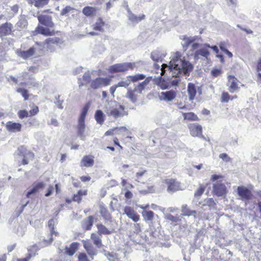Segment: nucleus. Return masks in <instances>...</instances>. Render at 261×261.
I'll list each match as a JSON object with an SVG mask.
<instances>
[{"mask_svg": "<svg viewBox=\"0 0 261 261\" xmlns=\"http://www.w3.org/2000/svg\"><path fill=\"white\" fill-rule=\"evenodd\" d=\"M146 172V170L141 169L139 172H138L136 174V176L138 179H139L141 177H142L145 173Z\"/></svg>", "mask_w": 261, "mask_h": 261, "instance_id": "680f3d73", "label": "nucleus"}, {"mask_svg": "<svg viewBox=\"0 0 261 261\" xmlns=\"http://www.w3.org/2000/svg\"><path fill=\"white\" fill-rule=\"evenodd\" d=\"M95 119L97 123L102 124L105 121V115L100 110H97L95 113Z\"/></svg>", "mask_w": 261, "mask_h": 261, "instance_id": "c85d7f7f", "label": "nucleus"}, {"mask_svg": "<svg viewBox=\"0 0 261 261\" xmlns=\"http://www.w3.org/2000/svg\"><path fill=\"white\" fill-rule=\"evenodd\" d=\"M91 239L93 241V244L98 248L102 246L101 236L98 233H92L91 234Z\"/></svg>", "mask_w": 261, "mask_h": 261, "instance_id": "393cba45", "label": "nucleus"}, {"mask_svg": "<svg viewBox=\"0 0 261 261\" xmlns=\"http://www.w3.org/2000/svg\"><path fill=\"white\" fill-rule=\"evenodd\" d=\"M12 24L6 22L0 26V36H5L10 34L12 31Z\"/></svg>", "mask_w": 261, "mask_h": 261, "instance_id": "a211bd4d", "label": "nucleus"}, {"mask_svg": "<svg viewBox=\"0 0 261 261\" xmlns=\"http://www.w3.org/2000/svg\"><path fill=\"white\" fill-rule=\"evenodd\" d=\"M104 25L105 22L103 21L101 18H99L93 25V29L95 31L102 32L103 31V27Z\"/></svg>", "mask_w": 261, "mask_h": 261, "instance_id": "72a5a7b5", "label": "nucleus"}, {"mask_svg": "<svg viewBox=\"0 0 261 261\" xmlns=\"http://www.w3.org/2000/svg\"><path fill=\"white\" fill-rule=\"evenodd\" d=\"M39 22L43 25L51 28L54 27V23L52 21L51 16L48 15H39L38 16Z\"/></svg>", "mask_w": 261, "mask_h": 261, "instance_id": "f8f14e48", "label": "nucleus"}, {"mask_svg": "<svg viewBox=\"0 0 261 261\" xmlns=\"http://www.w3.org/2000/svg\"><path fill=\"white\" fill-rule=\"evenodd\" d=\"M216 204L213 198H208L203 201V206H208L209 210L215 209Z\"/></svg>", "mask_w": 261, "mask_h": 261, "instance_id": "f704fd0d", "label": "nucleus"}, {"mask_svg": "<svg viewBox=\"0 0 261 261\" xmlns=\"http://www.w3.org/2000/svg\"><path fill=\"white\" fill-rule=\"evenodd\" d=\"M79 243L73 242L71 243L69 247L66 246L65 253L69 256H72L78 249Z\"/></svg>", "mask_w": 261, "mask_h": 261, "instance_id": "412c9836", "label": "nucleus"}, {"mask_svg": "<svg viewBox=\"0 0 261 261\" xmlns=\"http://www.w3.org/2000/svg\"><path fill=\"white\" fill-rule=\"evenodd\" d=\"M60 41V39L58 37L48 38L44 42H36L35 45L31 47L27 50H17V54L22 59H27L34 55L36 51L40 52L44 48L50 51H53L54 49H51V45L61 43Z\"/></svg>", "mask_w": 261, "mask_h": 261, "instance_id": "f03ea898", "label": "nucleus"}, {"mask_svg": "<svg viewBox=\"0 0 261 261\" xmlns=\"http://www.w3.org/2000/svg\"><path fill=\"white\" fill-rule=\"evenodd\" d=\"M182 115L185 119L191 121H196L198 120L197 115L193 112L184 113Z\"/></svg>", "mask_w": 261, "mask_h": 261, "instance_id": "4c0bfd02", "label": "nucleus"}, {"mask_svg": "<svg viewBox=\"0 0 261 261\" xmlns=\"http://www.w3.org/2000/svg\"><path fill=\"white\" fill-rule=\"evenodd\" d=\"M94 217L89 216L87 218L84 219L82 222V227L85 230H91L94 223Z\"/></svg>", "mask_w": 261, "mask_h": 261, "instance_id": "dca6fc26", "label": "nucleus"}, {"mask_svg": "<svg viewBox=\"0 0 261 261\" xmlns=\"http://www.w3.org/2000/svg\"><path fill=\"white\" fill-rule=\"evenodd\" d=\"M96 226L98 230L97 233L101 236L102 234L108 235L112 233V231L102 224H97Z\"/></svg>", "mask_w": 261, "mask_h": 261, "instance_id": "cd10ccee", "label": "nucleus"}, {"mask_svg": "<svg viewBox=\"0 0 261 261\" xmlns=\"http://www.w3.org/2000/svg\"><path fill=\"white\" fill-rule=\"evenodd\" d=\"M130 84V81L129 80H126L125 81H121L119 82L116 85L117 87H123L126 88L128 85H129Z\"/></svg>", "mask_w": 261, "mask_h": 261, "instance_id": "8fccbe9b", "label": "nucleus"}, {"mask_svg": "<svg viewBox=\"0 0 261 261\" xmlns=\"http://www.w3.org/2000/svg\"><path fill=\"white\" fill-rule=\"evenodd\" d=\"M193 68L194 66L191 63L181 58L180 53L176 52L172 56L169 65H162L160 69L162 76L156 78L155 83L163 90L168 89L170 87L169 77H176L181 73L185 76H188Z\"/></svg>", "mask_w": 261, "mask_h": 261, "instance_id": "f257e3e1", "label": "nucleus"}, {"mask_svg": "<svg viewBox=\"0 0 261 261\" xmlns=\"http://www.w3.org/2000/svg\"><path fill=\"white\" fill-rule=\"evenodd\" d=\"M237 193L238 195L241 197L242 200L246 202V203L251 199L252 193L245 187L239 186L237 188Z\"/></svg>", "mask_w": 261, "mask_h": 261, "instance_id": "0eeeda50", "label": "nucleus"}, {"mask_svg": "<svg viewBox=\"0 0 261 261\" xmlns=\"http://www.w3.org/2000/svg\"><path fill=\"white\" fill-rule=\"evenodd\" d=\"M125 8L127 10L128 15L127 17L129 21H130L134 23H138L140 21H141L142 20H143L145 19V15L144 14H142L141 16L138 17L134 14H133L132 11H130L129 8L128 7V6L127 5H126Z\"/></svg>", "mask_w": 261, "mask_h": 261, "instance_id": "ddd939ff", "label": "nucleus"}, {"mask_svg": "<svg viewBox=\"0 0 261 261\" xmlns=\"http://www.w3.org/2000/svg\"><path fill=\"white\" fill-rule=\"evenodd\" d=\"M83 246L86 250L93 246L92 244L89 241H84Z\"/></svg>", "mask_w": 261, "mask_h": 261, "instance_id": "0e129e2a", "label": "nucleus"}, {"mask_svg": "<svg viewBox=\"0 0 261 261\" xmlns=\"http://www.w3.org/2000/svg\"><path fill=\"white\" fill-rule=\"evenodd\" d=\"M49 124L54 125L55 126H58L59 123L58 120L56 118H51Z\"/></svg>", "mask_w": 261, "mask_h": 261, "instance_id": "338daca9", "label": "nucleus"}, {"mask_svg": "<svg viewBox=\"0 0 261 261\" xmlns=\"http://www.w3.org/2000/svg\"><path fill=\"white\" fill-rule=\"evenodd\" d=\"M72 10H73V8L72 7H71L70 6H66L62 10L61 12V15L62 16L66 15L68 13H69L70 11Z\"/></svg>", "mask_w": 261, "mask_h": 261, "instance_id": "4d7b16f0", "label": "nucleus"}, {"mask_svg": "<svg viewBox=\"0 0 261 261\" xmlns=\"http://www.w3.org/2000/svg\"><path fill=\"white\" fill-rule=\"evenodd\" d=\"M179 80L178 79H175L171 81H170V85L172 86H176L178 85Z\"/></svg>", "mask_w": 261, "mask_h": 261, "instance_id": "69168bd1", "label": "nucleus"}, {"mask_svg": "<svg viewBox=\"0 0 261 261\" xmlns=\"http://www.w3.org/2000/svg\"><path fill=\"white\" fill-rule=\"evenodd\" d=\"M89 109V105L87 103L83 108L82 111L81 113L80 116L79 118V121L85 122L86 116L87 114L88 111Z\"/></svg>", "mask_w": 261, "mask_h": 261, "instance_id": "e433bc0d", "label": "nucleus"}, {"mask_svg": "<svg viewBox=\"0 0 261 261\" xmlns=\"http://www.w3.org/2000/svg\"><path fill=\"white\" fill-rule=\"evenodd\" d=\"M39 112L38 107L35 106L30 111V116H34L36 115Z\"/></svg>", "mask_w": 261, "mask_h": 261, "instance_id": "bf43d9fd", "label": "nucleus"}, {"mask_svg": "<svg viewBox=\"0 0 261 261\" xmlns=\"http://www.w3.org/2000/svg\"><path fill=\"white\" fill-rule=\"evenodd\" d=\"M134 64L129 62L123 63L115 64L110 66L109 68V71L111 73H116L120 72H124L129 69L134 68Z\"/></svg>", "mask_w": 261, "mask_h": 261, "instance_id": "39448f33", "label": "nucleus"}, {"mask_svg": "<svg viewBox=\"0 0 261 261\" xmlns=\"http://www.w3.org/2000/svg\"><path fill=\"white\" fill-rule=\"evenodd\" d=\"M49 0H35L34 6L37 8H41L48 4Z\"/></svg>", "mask_w": 261, "mask_h": 261, "instance_id": "37998d69", "label": "nucleus"}, {"mask_svg": "<svg viewBox=\"0 0 261 261\" xmlns=\"http://www.w3.org/2000/svg\"><path fill=\"white\" fill-rule=\"evenodd\" d=\"M190 134L194 137H199L202 134V126L197 123L190 124L189 126Z\"/></svg>", "mask_w": 261, "mask_h": 261, "instance_id": "2eb2a0df", "label": "nucleus"}, {"mask_svg": "<svg viewBox=\"0 0 261 261\" xmlns=\"http://www.w3.org/2000/svg\"><path fill=\"white\" fill-rule=\"evenodd\" d=\"M60 95H58L57 97H56V101L55 102L59 109H63V107L62 106V103L63 102V100H60Z\"/></svg>", "mask_w": 261, "mask_h": 261, "instance_id": "864d4df0", "label": "nucleus"}, {"mask_svg": "<svg viewBox=\"0 0 261 261\" xmlns=\"http://www.w3.org/2000/svg\"><path fill=\"white\" fill-rule=\"evenodd\" d=\"M168 188L167 190L169 192H175L178 190H183L184 188L181 186L179 182L174 179H169L166 180Z\"/></svg>", "mask_w": 261, "mask_h": 261, "instance_id": "6e6552de", "label": "nucleus"}, {"mask_svg": "<svg viewBox=\"0 0 261 261\" xmlns=\"http://www.w3.org/2000/svg\"><path fill=\"white\" fill-rule=\"evenodd\" d=\"M222 73V70L220 69H214L211 71L212 75L214 77H217L220 75Z\"/></svg>", "mask_w": 261, "mask_h": 261, "instance_id": "13d9d810", "label": "nucleus"}, {"mask_svg": "<svg viewBox=\"0 0 261 261\" xmlns=\"http://www.w3.org/2000/svg\"><path fill=\"white\" fill-rule=\"evenodd\" d=\"M213 191L217 196H222L226 193V187L224 184L217 182L213 185Z\"/></svg>", "mask_w": 261, "mask_h": 261, "instance_id": "9d476101", "label": "nucleus"}, {"mask_svg": "<svg viewBox=\"0 0 261 261\" xmlns=\"http://www.w3.org/2000/svg\"><path fill=\"white\" fill-rule=\"evenodd\" d=\"M99 212L101 216L105 219H107L110 215L107 208L103 206H100Z\"/></svg>", "mask_w": 261, "mask_h": 261, "instance_id": "de8ad7c7", "label": "nucleus"}, {"mask_svg": "<svg viewBox=\"0 0 261 261\" xmlns=\"http://www.w3.org/2000/svg\"><path fill=\"white\" fill-rule=\"evenodd\" d=\"M150 81L149 79L146 78L143 82L141 83H139L137 86H136L134 89V91L141 93L142 91L144 90L145 87L149 83Z\"/></svg>", "mask_w": 261, "mask_h": 261, "instance_id": "c756f323", "label": "nucleus"}, {"mask_svg": "<svg viewBox=\"0 0 261 261\" xmlns=\"http://www.w3.org/2000/svg\"><path fill=\"white\" fill-rule=\"evenodd\" d=\"M86 251L87 253L91 256L96 255L97 252L96 249L93 247V246L91 248L87 249Z\"/></svg>", "mask_w": 261, "mask_h": 261, "instance_id": "6e6d98bb", "label": "nucleus"}, {"mask_svg": "<svg viewBox=\"0 0 261 261\" xmlns=\"http://www.w3.org/2000/svg\"><path fill=\"white\" fill-rule=\"evenodd\" d=\"M219 158L222 159L224 162H229L231 161V158L226 153H220L219 156Z\"/></svg>", "mask_w": 261, "mask_h": 261, "instance_id": "09e8293b", "label": "nucleus"}, {"mask_svg": "<svg viewBox=\"0 0 261 261\" xmlns=\"http://www.w3.org/2000/svg\"><path fill=\"white\" fill-rule=\"evenodd\" d=\"M82 200L81 197L80 195L79 194V192L76 194H74L73 197V201L77 202L79 203Z\"/></svg>", "mask_w": 261, "mask_h": 261, "instance_id": "052dcab7", "label": "nucleus"}, {"mask_svg": "<svg viewBox=\"0 0 261 261\" xmlns=\"http://www.w3.org/2000/svg\"><path fill=\"white\" fill-rule=\"evenodd\" d=\"M105 255L110 261H118L116 254L113 252H108L105 253Z\"/></svg>", "mask_w": 261, "mask_h": 261, "instance_id": "49530a36", "label": "nucleus"}, {"mask_svg": "<svg viewBox=\"0 0 261 261\" xmlns=\"http://www.w3.org/2000/svg\"><path fill=\"white\" fill-rule=\"evenodd\" d=\"M86 125L85 122L83 121H79L78 124L77 126V134L78 136L80 137V138L84 140L85 138V129Z\"/></svg>", "mask_w": 261, "mask_h": 261, "instance_id": "5701e85b", "label": "nucleus"}, {"mask_svg": "<svg viewBox=\"0 0 261 261\" xmlns=\"http://www.w3.org/2000/svg\"><path fill=\"white\" fill-rule=\"evenodd\" d=\"M230 96L227 92H223L221 96V102H228L229 100Z\"/></svg>", "mask_w": 261, "mask_h": 261, "instance_id": "603ef678", "label": "nucleus"}, {"mask_svg": "<svg viewBox=\"0 0 261 261\" xmlns=\"http://www.w3.org/2000/svg\"><path fill=\"white\" fill-rule=\"evenodd\" d=\"M166 56V54L164 51L161 50H155L151 54V58L155 62H162L164 58Z\"/></svg>", "mask_w": 261, "mask_h": 261, "instance_id": "f3484780", "label": "nucleus"}, {"mask_svg": "<svg viewBox=\"0 0 261 261\" xmlns=\"http://www.w3.org/2000/svg\"><path fill=\"white\" fill-rule=\"evenodd\" d=\"M45 184L43 182H39L34 185L33 187L27 192V197L29 198L30 196L37 192L40 189L44 187Z\"/></svg>", "mask_w": 261, "mask_h": 261, "instance_id": "4be33fe9", "label": "nucleus"}, {"mask_svg": "<svg viewBox=\"0 0 261 261\" xmlns=\"http://www.w3.org/2000/svg\"><path fill=\"white\" fill-rule=\"evenodd\" d=\"M113 102L109 106L105 107V111L107 115L109 117H112L114 119H117L119 117H123V111L124 110V107L122 105H119V107H115L112 105ZM114 103H116L114 102Z\"/></svg>", "mask_w": 261, "mask_h": 261, "instance_id": "7ed1b4c3", "label": "nucleus"}, {"mask_svg": "<svg viewBox=\"0 0 261 261\" xmlns=\"http://www.w3.org/2000/svg\"><path fill=\"white\" fill-rule=\"evenodd\" d=\"M145 77V75L143 74H137L135 75H129L127 76L128 78L130 79V82L131 81L133 83L143 80Z\"/></svg>", "mask_w": 261, "mask_h": 261, "instance_id": "ea45409f", "label": "nucleus"}, {"mask_svg": "<svg viewBox=\"0 0 261 261\" xmlns=\"http://www.w3.org/2000/svg\"><path fill=\"white\" fill-rule=\"evenodd\" d=\"M134 90L133 91L132 90H129L128 91L126 97L128 98L132 102H135L137 101V97L134 94Z\"/></svg>", "mask_w": 261, "mask_h": 261, "instance_id": "a18cd8bd", "label": "nucleus"}, {"mask_svg": "<svg viewBox=\"0 0 261 261\" xmlns=\"http://www.w3.org/2000/svg\"><path fill=\"white\" fill-rule=\"evenodd\" d=\"M18 115L20 119H23L29 116V112L24 110L19 111L18 113Z\"/></svg>", "mask_w": 261, "mask_h": 261, "instance_id": "3c124183", "label": "nucleus"}, {"mask_svg": "<svg viewBox=\"0 0 261 261\" xmlns=\"http://www.w3.org/2000/svg\"><path fill=\"white\" fill-rule=\"evenodd\" d=\"M81 166H84L86 167H92L94 165V160L91 159L88 155L83 157L81 161Z\"/></svg>", "mask_w": 261, "mask_h": 261, "instance_id": "bb28decb", "label": "nucleus"}, {"mask_svg": "<svg viewBox=\"0 0 261 261\" xmlns=\"http://www.w3.org/2000/svg\"><path fill=\"white\" fill-rule=\"evenodd\" d=\"M111 82L108 77H97L91 81L90 86L93 89H98L110 85Z\"/></svg>", "mask_w": 261, "mask_h": 261, "instance_id": "423d86ee", "label": "nucleus"}, {"mask_svg": "<svg viewBox=\"0 0 261 261\" xmlns=\"http://www.w3.org/2000/svg\"><path fill=\"white\" fill-rule=\"evenodd\" d=\"M124 196L126 199H130L133 197V194L130 191L127 190L125 193Z\"/></svg>", "mask_w": 261, "mask_h": 261, "instance_id": "774afa93", "label": "nucleus"}, {"mask_svg": "<svg viewBox=\"0 0 261 261\" xmlns=\"http://www.w3.org/2000/svg\"><path fill=\"white\" fill-rule=\"evenodd\" d=\"M124 214L135 222L139 221L140 216L135 211L134 208L129 206H126L123 208Z\"/></svg>", "mask_w": 261, "mask_h": 261, "instance_id": "1a4fd4ad", "label": "nucleus"}, {"mask_svg": "<svg viewBox=\"0 0 261 261\" xmlns=\"http://www.w3.org/2000/svg\"><path fill=\"white\" fill-rule=\"evenodd\" d=\"M176 93L175 90H171L165 92H162L159 94L160 100L166 101H170L175 98Z\"/></svg>", "mask_w": 261, "mask_h": 261, "instance_id": "9b49d317", "label": "nucleus"}, {"mask_svg": "<svg viewBox=\"0 0 261 261\" xmlns=\"http://www.w3.org/2000/svg\"><path fill=\"white\" fill-rule=\"evenodd\" d=\"M210 55V51L205 47L200 48L195 51L194 58V60H197L199 58V56H202L205 58H207Z\"/></svg>", "mask_w": 261, "mask_h": 261, "instance_id": "aec40b11", "label": "nucleus"}, {"mask_svg": "<svg viewBox=\"0 0 261 261\" xmlns=\"http://www.w3.org/2000/svg\"><path fill=\"white\" fill-rule=\"evenodd\" d=\"M17 155L20 159H22V164L27 165L30 160H33L34 157V153L28 150L24 146H21L18 148Z\"/></svg>", "mask_w": 261, "mask_h": 261, "instance_id": "20e7f679", "label": "nucleus"}, {"mask_svg": "<svg viewBox=\"0 0 261 261\" xmlns=\"http://www.w3.org/2000/svg\"><path fill=\"white\" fill-rule=\"evenodd\" d=\"M144 219L147 221H151L154 216V213L151 211H145L142 213Z\"/></svg>", "mask_w": 261, "mask_h": 261, "instance_id": "a19ab883", "label": "nucleus"}, {"mask_svg": "<svg viewBox=\"0 0 261 261\" xmlns=\"http://www.w3.org/2000/svg\"><path fill=\"white\" fill-rule=\"evenodd\" d=\"M48 227H49V228H50V235H51V237H50V238L48 240H44V241L45 242H47L48 243H49V244L51 243L53 241V238L52 237V236L53 234H57V232H56L55 230H54V221L53 219H50L48 221Z\"/></svg>", "mask_w": 261, "mask_h": 261, "instance_id": "2f4dec72", "label": "nucleus"}, {"mask_svg": "<svg viewBox=\"0 0 261 261\" xmlns=\"http://www.w3.org/2000/svg\"><path fill=\"white\" fill-rule=\"evenodd\" d=\"M181 212L183 213V215L185 216H194L195 217L196 212L195 210H191L187 207V205H183L181 207Z\"/></svg>", "mask_w": 261, "mask_h": 261, "instance_id": "7c9ffc66", "label": "nucleus"}, {"mask_svg": "<svg viewBox=\"0 0 261 261\" xmlns=\"http://www.w3.org/2000/svg\"><path fill=\"white\" fill-rule=\"evenodd\" d=\"M165 218L173 223H177L179 220L178 217L174 216L169 213H166L165 214Z\"/></svg>", "mask_w": 261, "mask_h": 261, "instance_id": "79ce46f5", "label": "nucleus"}, {"mask_svg": "<svg viewBox=\"0 0 261 261\" xmlns=\"http://www.w3.org/2000/svg\"><path fill=\"white\" fill-rule=\"evenodd\" d=\"M187 91L189 95V100L192 101L195 98L197 93L195 85L192 83H189L187 87Z\"/></svg>", "mask_w": 261, "mask_h": 261, "instance_id": "6ab92c4d", "label": "nucleus"}, {"mask_svg": "<svg viewBox=\"0 0 261 261\" xmlns=\"http://www.w3.org/2000/svg\"><path fill=\"white\" fill-rule=\"evenodd\" d=\"M195 41V39L194 37H185L184 38V42L182 43L183 47L185 49H187L188 46L190 45L191 43L194 42Z\"/></svg>", "mask_w": 261, "mask_h": 261, "instance_id": "58836bf2", "label": "nucleus"}, {"mask_svg": "<svg viewBox=\"0 0 261 261\" xmlns=\"http://www.w3.org/2000/svg\"><path fill=\"white\" fill-rule=\"evenodd\" d=\"M127 128L125 126H121L120 127H115L112 129H109L108 131H107L105 133V136H110V135H113L114 134V132H116L115 134H118L117 132L118 131H125L127 130Z\"/></svg>", "mask_w": 261, "mask_h": 261, "instance_id": "c9c22d12", "label": "nucleus"}, {"mask_svg": "<svg viewBox=\"0 0 261 261\" xmlns=\"http://www.w3.org/2000/svg\"><path fill=\"white\" fill-rule=\"evenodd\" d=\"M17 91L18 93H21V95L24 97L25 100H27L28 99L29 94H28V90H27L24 88H19L17 89Z\"/></svg>", "mask_w": 261, "mask_h": 261, "instance_id": "c03bdc74", "label": "nucleus"}, {"mask_svg": "<svg viewBox=\"0 0 261 261\" xmlns=\"http://www.w3.org/2000/svg\"><path fill=\"white\" fill-rule=\"evenodd\" d=\"M228 83L229 84V92H233L238 88L237 84V79L233 76L230 75L228 76Z\"/></svg>", "mask_w": 261, "mask_h": 261, "instance_id": "a878e982", "label": "nucleus"}, {"mask_svg": "<svg viewBox=\"0 0 261 261\" xmlns=\"http://www.w3.org/2000/svg\"><path fill=\"white\" fill-rule=\"evenodd\" d=\"M22 125L19 123L9 121L6 124V128L9 132L16 133L21 131Z\"/></svg>", "mask_w": 261, "mask_h": 261, "instance_id": "4468645a", "label": "nucleus"}, {"mask_svg": "<svg viewBox=\"0 0 261 261\" xmlns=\"http://www.w3.org/2000/svg\"><path fill=\"white\" fill-rule=\"evenodd\" d=\"M82 12L87 16H91L95 14L96 9L95 8L87 6L83 8Z\"/></svg>", "mask_w": 261, "mask_h": 261, "instance_id": "473e14b6", "label": "nucleus"}, {"mask_svg": "<svg viewBox=\"0 0 261 261\" xmlns=\"http://www.w3.org/2000/svg\"><path fill=\"white\" fill-rule=\"evenodd\" d=\"M83 80L86 82H88L91 80V76L89 73H85L83 76Z\"/></svg>", "mask_w": 261, "mask_h": 261, "instance_id": "e2e57ef3", "label": "nucleus"}, {"mask_svg": "<svg viewBox=\"0 0 261 261\" xmlns=\"http://www.w3.org/2000/svg\"><path fill=\"white\" fill-rule=\"evenodd\" d=\"M205 188L202 186H200V187L195 192L194 195L195 197L200 196L204 192Z\"/></svg>", "mask_w": 261, "mask_h": 261, "instance_id": "5fc2aeb1", "label": "nucleus"}, {"mask_svg": "<svg viewBox=\"0 0 261 261\" xmlns=\"http://www.w3.org/2000/svg\"><path fill=\"white\" fill-rule=\"evenodd\" d=\"M37 34H40L46 36H51L54 34V31H51L48 28L38 25L35 29Z\"/></svg>", "mask_w": 261, "mask_h": 261, "instance_id": "b1692460", "label": "nucleus"}]
</instances>
